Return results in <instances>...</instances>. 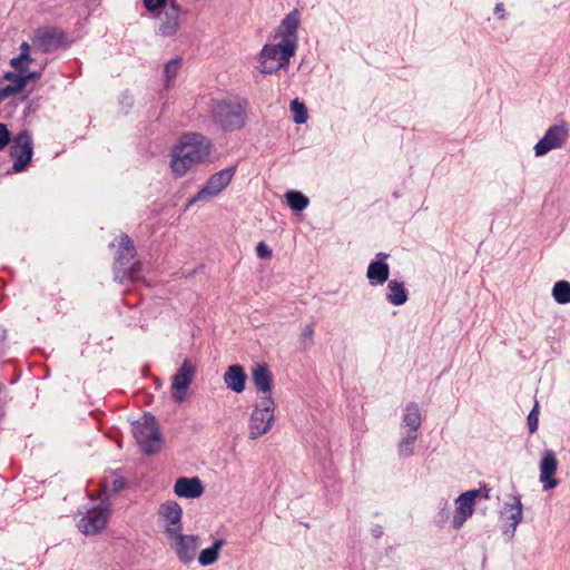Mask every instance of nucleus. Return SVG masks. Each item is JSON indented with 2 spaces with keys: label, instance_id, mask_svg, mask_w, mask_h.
Masks as SVG:
<instances>
[{
  "label": "nucleus",
  "instance_id": "46",
  "mask_svg": "<svg viewBox=\"0 0 570 570\" xmlns=\"http://www.w3.org/2000/svg\"><path fill=\"white\" fill-rule=\"evenodd\" d=\"M494 13L499 16L500 19L504 18V9L503 3H497L494 8Z\"/></svg>",
  "mask_w": 570,
  "mask_h": 570
},
{
  "label": "nucleus",
  "instance_id": "3",
  "mask_svg": "<svg viewBox=\"0 0 570 570\" xmlns=\"http://www.w3.org/2000/svg\"><path fill=\"white\" fill-rule=\"evenodd\" d=\"M131 431L144 454L153 455L160 450L163 436L156 417L151 413L146 412L140 419L134 421Z\"/></svg>",
  "mask_w": 570,
  "mask_h": 570
},
{
  "label": "nucleus",
  "instance_id": "33",
  "mask_svg": "<svg viewBox=\"0 0 570 570\" xmlns=\"http://www.w3.org/2000/svg\"><path fill=\"white\" fill-rule=\"evenodd\" d=\"M180 66H181V58H179V57L170 59L165 65L164 75H165L166 82L171 81L176 77L178 70L180 69Z\"/></svg>",
  "mask_w": 570,
  "mask_h": 570
},
{
  "label": "nucleus",
  "instance_id": "12",
  "mask_svg": "<svg viewBox=\"0 0 570 570\" xmlns=\"http://www.w3.org/2000/svg\"><path fill=\"white\" fill-rule=\"evenodd\" d=\"M195 373L196 366L191 363V361L188 358L184 360L183 364L173 376L171 396L175 402L181 403L185 401V393L193 382Z\"/></svg>",
  "mask_w": 570,
  "mask_h": 570
},
{
  "label": "nucleus",
  "instance_id": "38",
  "mask_svg": "<svg viewBox=\"0 0 570 570\" xmlns=\"http://www.w3.org/2000/svg\"><path fill=\"white\" fill-rule=\"evenodd\" d=\"M450 518V508L448 505V502L443 503V507L440 509L438 515H436V523L440 528H442Z\"/></svg>",
  "mask_w": 570,
  "mask_h": 570
},
{
  "label": "nucleus",
  "instance_id": "42",
  "mask_svg": "<svg viewBox=\"0 0 570 570\" xmlns=\"http://www.w3.org/2000/svg\"><path fill=\"white\" fill-rule=\"evenodd\" d=\"M314 335V326L313 324H308L305 326V328L302 332V338L303 341L308 340L312 341Z\"/></svg>",
  "mask_w": 570,
  "mask_h": 570
},
{
  "label": "nucleus",
  "instance_id": "44",
  "mask_svg": "<svg viewBox=\"0 0 570 570\" xmlns=\"http://www.w3.org/2000/svg\"><path fill=\"white\" fill-rule=\"evenodd\" d=\"M371 533H372V535H373L375 539L381 538V537L383 535V533H384V532H383V528H382V525H380V524H375V525H373V527H372V529H371Z\"/></svg>",
  "mask_w": 570,
  "mask_h": 570
},
{
  "label": "nucleus",
  "instance_id": "34",
  "mask_svg": "<svg viewBox=\"0 0 570 570\" xmlns=\"http://www.w3.org/2000/svg\"><path fill=\"white\" fill-rule=\"evenodd\" d=\"M145 9L153 13H160L164 9L170 6V0H142Z\"/></svg>",
  "mask_w": 570,
  "mask_h": 570
},
{
  "label": "nucleus",
  "instance_id": "25",
  "mask_svg": "<svg viewBox=\"0 0 570 570\" xmlns=\"http://www.w3.org/2000/svg\"><path fill=\"white\" fill-rule=\"evenodd\" d=\"M3 78L10 81L9 85L2 87L7 97L20 94L26 88V79L21 71H7L4 72Z\"/></svg>",
  "mask_w": 570,
  "mask_h": 570
},
{
  "label": "nucleus",
  "instance_id": "45",
  "mask_svg": "<svg viewBox=\"0 0 570 570\" xmlns=\"http://www.w3.org/2000/svg\"><path fill=\"white\" fill-rule=\"evenodd\" d=\"M20 55L30 56V46L28 42L23 41L20 46Z\"/></svg>",
  "mask_w": 570,
  "mask_h": 570
},
{
  "label": "nucleus",
  "instance_id": "6",
  "mask_svg": "<svg viewBox=\"0 0 570 570\" xmlns=\"http://www.w3.org/2000/svg\"><path fill=\"white\" fill-rule=\"evenodd\" d=\"M478 498L489 499V490L485 489L483 493L482 489L469 490L461 493L455 499V513L452 519V527L459 530L463 527L464 522L472 517L474 511L475 500Z\"/></svg>",
  "mask_w": 570,
  "mask_h": 570
},
{
  "label": "nucleus",
  "instance_id": "7",
  "mask_svg": "<svg viewBox=\"0 0 570 570\" xmlns=\"http://www.w3.org/2000/svg\"><path fill=\"white\" fill-rule=\"evenodd\" d=\"M10 155L13 158L12 170L21 173L29 166L33 155V141L28 130H21L10 148Z\"/></svg>",
  "mask_w": 570,
  "mask_h": 570
},
{
  "label": "nucleus",
  "instance_id": "50",
  "mask_svg": "<svg viewBox=\"0 0 570 570\" xmlns=\"http://www.w3.org/2000/svg\"><path fill=\"white\" fill-rule=\"evenodd\" d=\"M309 345H312V341H309V342H308V344H307V343H305V342L303 341V347H304V350H305V348H307Z\"/></svg>",
  "mask_w": 570,
  "mask_h": 570
},
{
  "label": "nucleus",
  "instance_id": "49",
  "mask_svg": "<svg viewBox=\"0 0 570 570\" xmlns=\"http://www.w3.org/2000/svg\"><path fill=\"white\" fill-rule=\"evenodd\" d=\"M7 98V95L3 92L2 88H0V104Z\"/></svg>",
  "mask_w": 570,
  "mask_h": 570
},
{
  "label": "nucleus",
  "instance_id": "22",
  "mask_svg": "<svg viewBox=\"0 0 570 570\" xmlns=\"http://www.w3.org/2000/svg\"><path fill=\"white\" fill-rule=\"evenodd\" d=\"M247 375L245 370L239 364H233L228 366L227 371L224 374V382L227 387L239 394L245 390Z\"/></svg>",
  "mask_w": 570,
  "mask_h": 570
},
{
  "label": "nucleus",
  "instance_id": "5",
  "mask_svg": "<svg viewBox=\"0 0 570 570\" xmlns=\"http://www.w3.org/2000/svg\"><path fill=\"white\" fill-rule=\"evenodd\" d=\"M236 169V166H232L212 175L206 184L188 200L187 206L196 202H208L216 197L230 184Z\"/></svg>",
  "mask_w": 570,
  "mask_h": 570
},
{
  "label": "nucleus",
  "instance_id": "16",
  "mask_svg": "<svg viewBox=\"0 0 570 570\" xmlns=\"http://www.w3.org/2000/svg\"><path fill=\"white\" fill-rule=\"evenodd\" d=\"M390 257L387 253L380 252L375 255L366 271V277L372 286L383 285L390 277V265L386 259Z\"/></svg>",
  "mask_w": 570,
  "mask_h": 570
},
{
  "label": "nucleus",
  "instance_id": "28",
  "mask_svg": "<svg viewBox=\"0 0 570 570\" xmlns=\"http://www.w3.org/2000/svg\"><path fill=\"white\" fill-rule=\"evenodd\" d=\"M141 271V263L140 262H134L125 266L124 269H120L119 272H116L114 275L115 282L119 284H124L125 281H134L137 279L139 276V273Z\"/></svg>",
  "mask_w": 570,
  "mask_h": 570
},
{
  "label": "nucleus",
  "instance_id": "24",
  "mask_svg": "<svg viewBox=\"0 0 570 570\" xmlns=\"http://www.w3.org/2000/svg\"><path fill=\"white\" fill-rule=\"evenodd\" d=\"M422 423V415L417 403L410 402L406 404L403 414V425L406 428V432L416 433Z\"/></svg>",
  "mask_w": 570,
  "mask_h": 570
},
{
  "label": "nucleus",
  "instance_id": "13",
  "mask_svg": "<svg viewBox=\"0 0 570 570\" xmlns=\"http://www.w3.org/2000/svg\"><path fill=\"white\" fill-rule=\"evenodd\" d=\"M108 517V508L95 507L79 520L78 529L86 535H95L107 525Z\"/></svg>",
  "mask_w": 570,
  "mask_h": 570
},
{
  "label": "nucleus",
  "instance_id": "47",
  "mask_svg": "<svg viewBox=\"0 0 570 570\" xmlns=\"http://www.w3.org/2000/svg\"><path fill=\"white\" fill-rule=\"evenodd\" d=\"M124 99H126V100H125V104H127L129 107L132 105L131 97H129V96L125 95V96H124Z\"/></svg>",
  "mask_w": 570,
  "mask_h": 570
},
{
  "label": "nucleus",
  "instance_id": "48",
  "mask_svg": "<svg viewBox=\"0 0 570 570\" xmlns=\"http://www.w3.org/2000/svg\"><path fill=\"white\" fill-rule=\"evenodd\" d=\"M124 99H126V100H125V104H127L129 107L132 105L131 97H129V96L125 95V96H124Z\"/></svg>",
  "mask_w": 570,
  "mask_h": 570
},
{
  "label": "nucleus",
  "instance_id": "30",
  "mask_svg": "<svg viewBox=\"0 0 570 570\" xmlns=\"http://www.w3.org/2000/svg\"><path fill=\"white\" fill-rule=\"evenodd\" d=\"M552 297L558 304L570 303V283L568 281H558L552 288Z\"/></svg>",
  "mask_w": 570,
  "mask_h": 570
},
{
  "label": "nucleus",
  "instance_id": "37",
  "mask_svg": "<svg viewBox=\"0 0 570 570\" xmlns=\"http://www.w3.org/2000/svg\"><path fill=\"white\" fill-rule=\"evenodd\" d=\"M11 140V134L7 125L0 122V150H3Z\"/></svg>",
  "mask_w": 570,
  "mask_h": 570
},
{
  "label": "nucleus",
  "instance_id": "21",
  "mask_svg": "<svg viewBox=\"0 0 570 570\" xmlns=\"http://www.w3.org/2000/svg\"><path fill=\"white\" fill-rule=\"evenodd\" d=\"M252 381L263 396H272L273 375L266 363H257L252 370Z\"/></svg>",
  "mask_w": 570,
  "mask_h": 570
},
{
  "label": "nucleus",
  "instance_id": "9",
  "mask_svg": "<svg viewBox=\"0 0 570 570\" xmlns=\"http://www.w3.org/2000/svg\"><path fill=\"white\" fill-rule=\"evenodd\" d=\"M569 137V126L562 121L548 128L543 137L535 144L534 154L538 157L547 155L552 149L562 147Z\"/></svg>",
  "mask_w": 570,
  "mask_h": 570
},
{
  "label": "nucleus",
  "instance_id": "29",
  "mask_svg": "<svg viewBox=\"0 0 570 570\" xmlns=\"http://www.w3.org/2000/svg\"><path fill=\"white\" fill-rule=\"evenodd\" d=\"M504 509L512 511V513L509 517V520H511V523H515V525L518 527L522 522V519H523V514H522L523 505L521 502V497L512 495L510 498V501L505 502Z\"/></svg>",
  "mask_w": 570,
  "mask_h": 570
},
{
  "label": "nucleus",
  "instance_id": "10",
  "mask_svg": "<svg viewBox=\"0 0 570 570\" xmlns=\"http://www.w3.org/2000/svg\"><path fill=\"white\" fill-rule=\"evenodd\" d=\"M299 26V11L294 9L285 16L278 27L282 42L285 43V57H293L297 48V29Z\"/></svg>",
  "mask_w": 570,
  "mask_h": 570
},
{
  "label": "nucleus",
  "instance_id": "15",
  "mask_svg": "<svg viewBox=\"0 0 570 570\" xmlns=\"http://www.w3.org/2000/svg\"><path fill=\"white\" fill-rule=\"evenodd\" d=\"M67 41V36L63 31L50 28L40 30L33 39V45L45 53L51 52L55 49L63 47Z\"/></svg>",
  "mask_w": 570,
  "mask_h": 570
},
{
  "label": "nucleus",
  "instance_id": "20",
  "mask_svg": "<svg viewBox=\"0 0 570 570\" xmlns=\"http://www.w3.org/2000/svg\"><path fill=\"white\" fill-rule=\"evenodd\" d=\"M174 493L180 498L196 499L204 493V485L197 476H181L175 482Z\"/></svg>",
  "mask_w": 570,
  "mask_h": 570
},
{
  "label": "nucleus",
  "instance_id": "32",
  "mask_svg": "<svg viewBox=\"0 0 570 570\" xmlns=\"http://www.w3.org/2000/svg\"><path fill=\"white\" fill-rule=\"evenodd\" d=\"M417 439V434L413 432H406L405 436L399 443V454L409 458L414 453L413 444Z\"/></svg>",
  "mask_w": 570,
  "mask_h": 570
},
{
  "label": "nucleus",
  "instance_id": "8",
  "mask_svg": "<svg viewBox=\"0 0 570 570\" xmlns=\"http://www.w3.org/2000/svg\"><path fill=\"white\" fill-rule=\"evenodd\" d=\"M292 57H285V43L265 45L259 55V71L274 73L289 63Z\"/></svg>",
  "mask_w": 570,
  "mask_h": 570
},
{
  "label": "nucleus",
  "instance_id": "18",
  "mask_svg": "<svg viewBox=\"0 0 570 570\" xmlns=\"http://www.w3.org/2000/svg\"><path fill=\"white\" fill-rule=\"evenodd\" d=\"M159 515L166 521V534L171 535L173 529L181 531L183 509L176 501H166L160 504Z\"/></svg>",
  "mask_w": 570,
  "mask_h": 570
},
{
  "label": "nucleus",
  "instance_id": "41",
  "mask_svg": "<svg viewBox=\"0 0 570 570\" xmlns=\"http://www.w3.org/2000/svg\"><path fill=\"white\" fill-rule=\"evenodd\" d=\"M23 77L27 86L30 81L39 79L41 77V71H29L27 69V71H23Z\"/></svg>",
  "mask_w": 570,
  "mask_h": 570
},
{
  "label": "nucleus",
  "instance_id": "4",
  "mask_svg": "<svg viewBox=\"0 0 570 570\" xmlns=\"http://www.w3.org/2000/svg\"><path fill=\"white\" fill-rule=\"evenodd\" d=\"M274 410L275 402L269 395L263 396L261 402L255 405L248 423L250 440H256L271 430L275 421Z\"/></svg>",
  "mask_w": 570,
  "mask_h": 570
},
{
  "label": "nucleus",
  "instance_id": "1",
  "mask_svg": "<svg viewBox=\"0 0 570 570\" xmlns=\"http://www.w3.org/2000/svg\"><path fill=\"white\" fill-rule=\"evenodd\" d=\"M212 142L202 134H185L171 153L170 167L176 177H183L210 155Z\"/></svg>",
  "mask_w": 570,
  "mask_h": 570
},
{
  "label": "nucleus",
  "instance_id": "36",
  "mask_svg": "<svg viewBox=\"0 0 570 570\" xmlns=\"http://www.w3.org/2000/svg\"><path fill=\"white\" fill-rule=\"evenodd\" d=\"M527 421H528L529 432L534 433L538 430V425H539V404H538V402L534 403L532 410L528 414Z\"/></svg>",
  "mask_w": 570,
  "mask_h": 570
},
{
  "label": "nucleus",
  "instance_id": "2",
  "mask_svg": "<svg viewBox=\"0 0 570 570\" xmlns=\"http://www.w3.org/2000/svg\"><path fill=\"white\" fill-rule=\"evenodd\" d=\"M213 122L224 131L242 129L247 121V111L244 105L229 99L213 100L210 105Z\"/></svg>",
  "mask_w": 570,
  "mask_h": 570
},
{
  "label": "nucleus",
  "instance_id": "11",
  "mask_svg": "<svg viewBox=\"0 0 570 570\" xmlns=\"http://www.w3.org/2000/svg\"><path fill=\"white\" fill-rule=\"evenodd\" d=\"M173 530L171 535H168V539L174 541L171 548L175 550L179 561L188 564L195 559L199 537L196 534H183L181 531Z\"/></svg>",
  "mask_w": 570,
  "mask_h": 570
},
{
  "label": "nucleus",
  "instance_id": "35",
  "mask_svg": "<svg viewBox=\"0 0 570 570\" xmlns=\"http://www.w3.org/2000/svg\"><path fill=\"white\" fill-rule=\"evenodd\" d=\"M32 60L31 56L19 55L10 60V65L14 70L23 72L27 71L28 63Z\"/></svg>",
  "mask_w": 570,
  "mask_h": 570
},
{
  "label": "nucleus",
  "instance_id": "43",
  "mask_svg": "<svg viewBox=\"0 0 570 570\" xmlns=\"http://www.w3.org/2000/svg\"><path fill=\"white\" fill-rule=\"evenodd\" d=\"M515 530V523H508L503 528V534L507 535L509 539H512L514 537Z\"/></svg>",
  "mask_w": 570,
  "mask_h": 570
},
{
  "label": "nucleus",
  "instance_id": "19",
  "mask_svg": "<svg viewBox=\"0 0 570 570\" xmlns=\"http://www.w3.org/2000/svg\"><path fill=\"white\" fill-rule=\"evenodd\" d=\"M136 247L132 239L125 233L119 236V249L112 265L114 275L116 272L124 269L128 266L131 259L136 256Z\"/></svg>",
  "mask_w": 570,
  "mask_h": 570
},
{
  "label": "nucleus",
  "instance_id": "26",
  "mask_svg": "<svg viewBox=\"0 0 570 570\" xmlns=\"http://www.w3.org/2000/svg\"><path fill=\"white\" fill-rule=\"evenodd\" d=\"M224 539H217L214 543L206 549H203L198 556V562L200 566L206 567L215 563L219 558V551L225 546Z\"/></svg>",
  "mask_w": 570,
  "mask_h": 570
},
{
  "label": "nucleus",
  "instance_id": "14",
  "mask_svg": "<svg viewBox=\"0 0 570 570\" xmlns=\"http://www.w3.org/2000/svg\"><path fill=\"white\" fill-rule=\"evenodd\" d=\"M180 6L177 0H170V6L164 9V17L157 29L161 37H174L180 28Z\"/></svg>",
  "mask_w": 570,
  "mask_h": 570
},
{
  "label": "nucleus",
  "instance_id": "39",
  "mask_svg": "<svg viewBox=\"0 0 570 570\" xmlns=\"http://www.w3.org/2000/svg\"><path fill=\"white\" fill-rule=\"evenodd\" d=\"M256 254L259 258L267 259L272 257V249L264 242H259L256 246Z\"/></svg>",
  "mask_w": 570,
  "mask_h": 570
},
{
  "label": "nucleus",
  "instance_id": "17",
  "mask_svg": "<svg viewBox=\"0 0 570 570\" xmlns=\"http://www.w3.org/2000/svg\"><path fill=\"white\" fill-rule=\"evenodd\" d=\"M558 469V460L552 450H546L540 461V482L544 490H552L559 484V480L553 478Z\"/></svg>",
  "mask_w": 570,
  "mask_h": 570
},
{
  "label": "nucleus",
  "instance_id": "23",
  "mask_svg": "<svg viewBox=\"0 0 570 570\" xmlns=\"http://www.w3.org/2000/svg\"><path fill=\"white\" fill-rule=\"evenodd\" d=\"M387 291L386 301L394 306L404 305L409 301V291L403 282L396 279L389 281Z\"/></svg>",
  "mask_w": 570,
  "mask_h": 570
},
{
  "label": "nucleus",
  "instance_id": "27",
  "mask_svg": "<svg viewBox=\"0 0 570 570\" xmlns=\"http://www.w3.org/2000/svg\"><path fill=\"white\" fill-rule=\"evenodd\" d=\"M285 198L288 207L295 213L303 212L309 204L308 197L298 190L286 191Z\"/></svg>",
  "mask_w": 570,
  "mask_h": 570
},
{
  "label": "nucleus",
  "instance_id": "31",
  "mask_svg": "<svg viewBox=\"0 0 570 570\" xmlns=\"http://www.w3.org/2000/svg\"><path fill=\"white\" fill-rule=\"evenodd\" d=\"M291 111L294 115V122L297 125L305 124L308 118V111L304 102L294 99L289 104Z\"/></svg>",
  "mask_w": 570,
  "mask_h": 570
},
{
  "label": "nucleus",
  "instance_id": "40",
  "mask_svg": "<svg viewBox=\"0 0 570 570\" xmlns=\"http://www.w3.org/2000/svg\"><path fill=\"white\" fill-rule=\"evenodd\" d=\"M127 487V481L124 476H117L112 481L111 491L114 493H119Z\"/></svg>",
  "mask_w": 570,
  "mask_h": 570
}]
</instances>
